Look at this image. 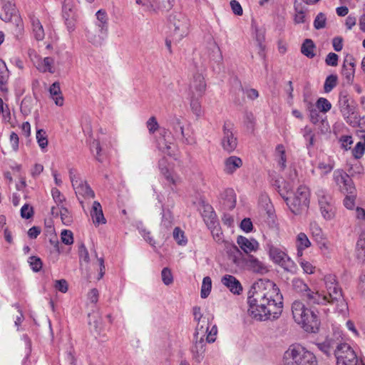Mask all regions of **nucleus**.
<instances>
[{
	"label": "nucleus",
	"instance_id": "f257e3e1",
	"mask_svg": "<svg viewBox=\"0 0 365 365\" xmlns=\"http://www.w3.org/2000/svg\"><path fill=\"white\" fill-rule=\"evenodd\" d=\"M248 297V314L255 320L277 319L282 312L283 297L279 289L270 281L254 284Z\"/></svg>",
	"mask_w": 365,
	"mask_h": 365
},
{
	"label": "nucleus",
	"instance_id": "f03ea898",
	"mask_svg": "<svg viewBox=\"0 0 365 365\" xmlns=\"http://www.w3.org/2000/svg\"><path fill=\"white\" fill-rule=\"evenodd\" d=\"M327 294L320 293L319 291L312 290L310 288L304 292V298L309 304L325 305L337 304L343 300L341 289L339 287L336 277L327 274L324 278Z\"/></svg>",
	"mask_w": 365,
	"mask_h": 365
},
{
	"label": "nucleus",
	"instance_id": "7ed1b4c3",
	"mask_svg": "<svg viewBox=\"0 0 365 365\" xmlns=\"http://www.w3.org/2000/svg\"><path fill=\"white\" fill-rule=\"evenodd\" d=\"M292 312L294 321L301 324L306 331H318L320 325L318 317L313 311L307 309L303 302L295 300L292 304Z\"/></svg>",
	"mask_w": 365,
	"mask_h": 365
},
{
	"label": "nucleus",
	"instance_id": "20e7f679",
	"mask_svg": "<svg viewBox=\"0 0 365 365\" xmlns=\"http://www.w3.org/2000/svg\"><path fill=\"white\" fill-rule=\"evenodd\" d=\"M283 365H318L315 355L299 344H292L284 352Z\"/></svg>",
	"mask_w": 365,
	"mask_h": 365
},
{
	"label": "nucleus",
	"instance_id": "39448f33",
	"mask_svg": "<svg viewBox=\"0 0 365 365\" xmlns=\"http://www.w3.org/2000/svg\"><path fill=\"white\" fill-rule=\"evenodd\" d=\"M279 193L284 200L294 215H299L309 208L310 193L309 188L305 185H300L297 188L292 200L284 195L279 186Z\"/></svg>",
	"mask_w": 365,
	"mask_h": 365
},
{
	"label": "nucleus",
	"instance_id": "423d86ee",
	"mask_svg": "<svg viewBox=\"0 0 365 365\" xmlns=\"http://www.w3.org/2000/svg\"><path fill=\"white\" fill-rule=\"evenodd\" d=\"M170 27L173 29L172 36L174 41L178 42L188 34V19L180 13L173 14L169 17Z\"/></svg>",
	"mask_w": 365,
	"mask_h": 365
},
{
	"label": "nucleus",
	"instance_id": "0eeeda50",
	"mask_svg": "<svg viewBox=\"0 0 365 365\" xmlns=\"http://www.w3.org/2000/svg\"><path fill=\"white\" fill-rule=\"evenodd\" d=\"M316 195L322 216L326 220H332L335 217L336 207L331 195L323 189L317 190Z\"/></svg>",
	"mask_w": 365,
	"mask_h": 365
},
{
	"label": "nucleus",
	"instance_id": "6e6552de",
	"mask_svg": "<svg viewBox=\"0 0 365 365\" xmlns=\"http://www.w3.org/2000/svg\"><path fill=\"white\" fill-rule=\"evenodd\" d=\"M75 173V170L72 168L70 169L69 176L76 195L81 204H83V201L81 200V197L83 199L94 198L95 193L88 182L80 179Z\"/></svg>",
	"mask_w": 365,
	"mask_h": 365
},
{
	"label": "nucleus",
	"instance_id": "1a4fd4ad",
	"mask_svg": "<svg viewBox=\"0 0 365 365\" xmlns=\"http://www.w3.org/2000/svg\"><path fill=\"white\" fill-rule=\"evenodd\" d=\"M336 365H356L358 359L355 351L346 343L337 345L334 351Z\"/></svg>",
	"mask_w": 365,
	"mask_h": 365
},
{
	"label": "nucleus",
	"instance_id": "9d476101",
	"mask_svg": "<svg viewBox=\"0 0 365 365\" xmlns=\"http://www.w3.org/2000/svg\"><path fill=\"white\" fill-rule=\"evenodd\" d=\"M221 145L227 153L233 152L237 146V139L233 133V124L229 121L225 122L222 128Z\"/></svg>",
	"mask_w": 365,
	"mask_h": 365
},
{
	"label": "nucleus",
	"instance_id": "9b49d317",
	"mask_svg": "<svg viewBox=\"0 0 365 365\" xmlns=\"http://www.w3.org/2000/svg\"><path fill=\"white\" fill-rule=\"evenodd\" d=\"M96 17L98 21V24H97L99 31L101 32V35L98 37L93 36L92 33L88 31L87 33V36L91 42L96 45H101L106 36L108 31V16L106 12L100 9L96 12Z\"/></svg>",
	"mask_w": 365,
	"mask_h": 365
},
{
	"label": "nucleus",
	"instance_id": "f8f14e48",
	"mask_svg": "<svg viewBox=\"0 0 365 365\" xmlns=\"http://www.w3.org/2000/svg\"><path fill=\"white\" fill-rule=\"evenodd\" d=\"M269 254L273 262L288 272H292L294 263L288 255L281 250L279 248L270 246L269 248Z\"/></svg>",
	"mask_w": 365,
	"mask_h": 365
},
{
	"label": "nucleus",
	"instance_id": "ddd939ff",
	"mask_svg": "<svg viewBox=\"0 0 365 365\" xmlns=\"http://www.w3.org/2000/svg\"><path fill=\"white\" fill-rule=\"evenodd\" d=\"M338 106L344 118L349 123L350 117L355 113V105L346 91L339 93Z\"/></svg>",
	"mask_w": 365,
	"mask_h": 365
},
{
	"label": "nucleus",
	"instance_id": "4468645a",
	"mask_svg": "<svg viewBox=\"0 0 365 365\" xmlns=\"http://www.w3.org/2000/svg\"><path fill=\"white\" fill-rule=\"evenodd\" d=\"M0 18L5 22L11 21L14 19L16 24L21 21L19 16L16 14L15 6L11 1H6L0 3Z\"/></svg>",
	"mask_w": 365,
	"mask_h": 365
},
{
	"label": "nucleus",
	"instance_id": "2eb2a0df",
	"mask_svg": "<svg viewBox=\"0 0 365 365\" xmlns=\"http://www.w3.org/2000/svg\"><path fill=\"white\" fill-rule=\"evenodd\" d=\"M206 83L204 76L201 73L194 74L190 83V92L192 96L202 97L206 90Z\"/></svg>",
	"mask_w": 365,
	"mask_h": 365
},
{
	"label": "nucleus",
	"instance_id": "dca6fc26",
	"mask_svg": "<svg viewBox=\"0 0 365 365\" xmlns=\"http://www.w3.org/2000/svg\"><path fill=\"white\" fill-rule=\"evenodd\" d=\"M341 73L346 83L351 84L353 83L355 73V61L352 56L344 59Z\"/></svg>",
	"mask_w": 365,
	"mask_h": 365
},
{
	"label": "nucleus",
	"instance_id": "f3484780",
	"mask_svg": "<svg viewBox=\"0 0 365 365\" xmlns=\"http://www.w3.org/2000/svg\"><path fill=\"white\" fill-rule=\"evenodd\" d=\"M244 261L247 269L253 272L262 274L268 272L267 266L252 255H248Z\"/></svg>",
	"mask_w": 365,
	"mask_h": 365
},
{
	"label": "nucleus",
	"instance_id": "a211bd4d",
	"mask_svg": "<svg viewBox=\"0 0 365 365\" xmlns=\"http://www.w3.org/2000/svg\"><path fill=\"white\" fill-rule=\"evenodd\" d=\"M222 284L234 294H240L242 292V286L240 282L233 275L225 274L221 279Z\"/></svg>",
	"mask_w": 365,
	"mask_h": 365
},
{
	"label": "nucleus",
	"instance_id": "6ab92c4d",
	"mask_svg": "<svg viewBox=\"0 0 365 365\" xmlns=\"http://www.w3.org/2000/svg\"><path fill=\"white\" fill-rule=\"evenodd\" d=\"M160 138L158 140V147L162 150L163 153L168 154V155H172L171 151V144L170 141V133L168 130L165 128H162L160 133Z\"/></svg>",
	"mask_w": 365,
	"mask_h": 365
},
{
	"label": "nucleus",
	"instance_id": "aec40b11",
	"mask_svg": "<svg viewBox=\"0 0 365 365\" xmlns=\"http://www.w3.org/2000/svg\"><path fill=\"white\" fill-rule=\"evenodd\" d=\"M201 215L207 226L213 225L217 220V215L211 205H202L200 208Z\"/></svg>",
	"mask_w": 365,
	"mask_h": 365
},
{
	"label": "nucleus",
	"instance_id": "412c9836",
	"mask_svg": "<svg viewBox=\"0 0 365 365\" xmlns=\"http://www.w3.org/2000/svg\"><path fill=\"white\" fill-rule=\"evenodd\" d=\"M195 339V342L192 347V353L194 359L197 362H200L204 356L206 342L204 340V335H202Z\"/></svg>",
	"mask_w": 365,
	"mask_h": 365
},
{
	"label": "nucleus",
	"instance_id": "4be33fe9",
	"mask_svg": "<svg viewBox=\"0 0 365 365\" xmlns=\"http://www.w3.org/2000/svg\"><path fill=\"white\" fill-rule=\"evenodd\" d=\"M224 165V172L230 175L242 165V160L240 158L232 155L225 160Z\"/></svg>",
	"mask_w": 365,
	"mask_h": 365
},
{
	"label": "nucleus",
	"instance_id": "5701e85b",
	"mask_svg": "<svg viewBox=\"0 0 365 365\" xmlns=\"http://www.w3.org/2000/svg\"><path fill=\"white\" fill-rule=\"evenodd\" d=\"M237 242L240 247L245 252L250 253L258 249L259 243L254 239L249 240L245 237L239 236Z\"/></svg>",
	"mask_w": 365,
	"mask_h": 365
},
{
	"label": "nucleus",
	"instance_id": "b1692460",
	"mask_svg": "<svg viewBox=\"0 0 365 365\" xmlns=\"http://www.w3.org/2000/svg\"><path fill=\"white\" fill-rule=\"evenodd\" d=\"M91 216L93 222L96 225L100 224H105L106 222V218L104 217L102 207L98 201H94L91 210Z\"/></svg>",
	"mask_w": 365,
	"mask_h": 365
},
{
	"label": "nucleus",
	"instance_id": "393cba45",
	"mask_svg": "<svg viewBox=\"0 0 365 365\" xmlns=\"http://www.w3.org/2000/svg\"><path fill=\"white\" fill-rule=\"evenodd\" d=\"M158 165L161 174L164 176V178L170 184L175 185L180 181V178L178 176H174L170 172V170L166 166V161L164 158L159 160Z\"/></svg>",
	"mask_w": 365,
	"mask_h": 365
},
{
	"label": "nucleus",
	"instance_id": "a878e982",
	"mask_svg": "<svg viewBox=\"0 0 365 365\" xmlns=\"http://www.w3.org/2000/svg\"><path fill=\"white\" fill-rule=\"evenodd\" d=\"M223 205L227 210H232L236 205V195L233 189L228 188L221 194Z\"/></svg>",
	"mask_w": 365,
	"mask_h": 365
},
{
	"label": "nucleus",
	"instance_id": "bb28decb",
	"mask_svg": "<svg viewBox=\"0 0 365 365\" xmlns=\"http://www.w3.org/2000/svg\"><path fill=\"white\" fill-rule=\"evenodd\" d=\"M30 20L35 38L37 41H42L45 37V32L41 23L40 22L39 19L34 15L30 16Z\"/></svg>",
	"mask_w": 365,
	"mask_h": 365
},
{
	"label": "nucleus",
	"instance_id": "cd10ccee",
	"mask_svg": "<svg viewBox=\"0 0 365 365\" xmlns=\"http://www.w3.org/2000/svg\"><path fill=\"white\" fill-rule=\"evenodd\" d=\"M265 40V31L264 29L256 28L255 29V41L258 48L259 56L264 58H265V45L264 44Z\"/></svg>",
	"mask_w": 365,
	"mask_h": 365
},
{
	"label": "nucleus",
	"instance_id": "c85d7f7f",
	"mask_svg": "<svg viewBox=\"0 0 365 365\" xmlns=\"http://www.w3.org/2000/svg\"><path fill=\"white\" fill-rule=\"evenodd\" d=\"M49 93L56 106H62L63 105V98L58 83L55 82L51 86Z\"/></svg>",
	"mask_w": 365,
	"mask_h": 365
},
{
	"label": "nucleus",
	"instance_id": "c756f323",
	"mask_svg": "<svg viewBox=\"0 0 365 365\" xmlns=\"http://www.w3.org/2000/svg\"><path fill=\"white\" fill-rule=\"evenodd\" d=\"M337 345L339 344L332 339H327L324 342L317 344L318 349L327 356H329L331 351H335Z\"/></svg>",
	"mask_w": 365,
	"mask_h": 365
},
{
	"label": "nucleus",
	"instance_id": "7c9ffc66",
	"mask_svg": "<svg viewBox=\"0 0 365 365\" xmlns=\"http://www.w3.org/2000/svg\"><path fill=\"white\" fill-rule=\"evenodd\" d=\"M148 5L153 11L156 10H169L172 7L170 0H148Z\"/></svg>",
	"mask_w": 365,
	"mask_h": 365
},
{
	"label": "nucleus",
	"instance_id": "2f4dec72",
	"mask_svg": "<svg viewBox=\"0 0 365 365\" xmlns=\"http://www.w3.org/2000/svg\"><path fill=\"white\" fill-rule=\"evenodd\" d=\"M170 125L172 126L175 135L179 133L184 143L187 144L190 143L188 138L185 137L184 128L179 118L175 116L170 121Z\"/></svg>",
	"mask_w": 365,
	"mask_h": 365
},
{
	"label": "nucleus",
	"instance_id": "473e14b6",
	"mask_svg": "<svg viewBox=\"0 0 365 365\" xmlns=\"http://www.w3.org/2000/svg\"><path fill=\"white\" fill-rule=\"evenodd\" d=\"M315 45L312 39L307 38L303 42L301 47V52L303 55L307 58H312L315 56L314 50Z\"/></svg>",
	"mask_w": 365,
	"mask_h": 365
},
{
	"label": "nucleus",
	"instance_id": "72a5a7b5",
	"mask_svg": "<svg viewBox=\"0 0 365 365\" xmlns=\"http://www.w3.org/2000/svg\"><path fill=\"white\" fill-rule=\"evenodd\" d=\"M53 64L54 59L53 58L46 57L38 63V69L42 72L53 73L55 72Z\"/></svg>",
	"mask_w": 365,
	"mask_h": 365
},
{
	"label": "nucleus",
	"instance_id": "f704fd0d",
	"mask_svg": "<svg viewBox=\"0 0 365 365\" xmlns=\"http://www.w3.org/2000/svg\"><path fill=\"white\" fill-rule=\"evenodd\" d=\"M209 322L207 319H204L202 320L197 321V324L195 329V338L197 339L199 336L204 335L207 333L209 330Z\"/></svg>",
	"mask_w": 365,
	"mask_h": 365
},
{
	"label": "nucleus",
	"instance_id": "c9c22d12",
	"mask_svg": "<svg viewBox=\"0 0 365 365\" xmlns=\"http://www.w3.org/2000/svg\"><path fill=\"white\" fill-rule=\"evenodd\" d=\"M292 284L293 289L298 293L301 294L303 297L304 296V292H307L309 288L308 285L299 278L293 279Z\"/></svg>",
	"mask_w": 365,
	"mask_h": 365
},
{
	"label": "nucleus",
	"instance_id": "e433bc0d",
	"mask_svg": "<svg viewBox=\"0 0 365 365\" xmlns=\"http://www.w3.org/2000/svg\"><path fill=\"white\" fill-rule=\"evenodd\" d=\"M207 227L209 230H210L212 237L216 242H223V233L221 230V227L218 221L213 224L212 226L209 225Z\"/></svg>",
	"mask_w": 365,
	"mask_h": 365
},
{
	"label": "nucleus",
	"instance_id": "4c0bfd02",
	"mask_svg": "<svg viewBox=\"0 0 365 365\" xmlns=\"http://www.w3.org/2000/svg\"><path fill=\"white\" fill-rule=\"evenodd\" d=\"M212 289V280L210 277H205L203 278L202 287H201V292H200V297L202 299H205L208 297L211 292Z\"/></svg>",
	"mask_w": 365,
	"mask_h": 365
},
{
	"label": "nucleus",
	"instance_id": "58836bf2",
	"mask_svg": "<svg viewBox=\"0 0 365 365\" xmlns=\"http://www.w3.org/2000/svg\"><path fill=\"white\" fill-rule=\"evenodd\" d=\"M311 246V242L307 237V235L304 232H300L297 236V247L301 249H307Z\"/></svg>",
	"mask_w": 365,
	"mask_h": 365
},
{
	"label": "nucleus",
	"instance_id": "ea45409f",
	"mask_svg": "<svg viewBox=\"0 0 365 365\" xmlns=\"http://www.w3.org/2000/svg\"><path fill=\"white\" fill-rule=\"evenodd\" d=\"M198 97L191 96L190 107L193 113L200 117L202 114V109L200 101L197 99Z\"/></svg>",
	"mask_w": 365,
	"mask_h": 365
},
{
	"label": "nucleus",
	"instance_id": "a19ab883",
	"mask_svg": "<svg viewBox=\"0 0 365 365\" xmlns=\"http://www.w3.org/2000/svg\"><path fill=\"white\" fill-rule=\"evenodd\" d=\"M340 188L344 193L349 195L354 194L356 190L354 182L349 176H348V180L345 179Z\"/></svg>",
	"mask_w": 365,
	"mask_h": 365
},
{
	"label": "nucleus",
	"instance_id": "79ce46f5",
	"mask_svg": "<svg viewBox=\"0 0 365 365\" xmlns=\"http://www.w3.org/2000/svg\"><path fill=\"white\" fill-rule=\"evenodd\" d=\"M337 83V76L336 75H329L327 77L324 85V90L326 93H329Z\"/></svg>",
	"mask_w": 365,
	"mask_h": 365
},
{
	"label": "nucleus",
	"instance_id": "37998d69",
	"mask_svg": "<svg viewBox=\"0 0 365 365\" xmlns=\"http://www.w3.org/2000/svg\"><path fill=\"white\" fill-rule=\"evenodd\" d=\"M60 215L62 222L65 225H70L73 221L72 216L67 208L61 205L60 207Z\"/></svg>",
	"mask_w": 365,
	"mask_h": 365
},
{
	"label": "nucleus",
	"instance_id": "c03bdc74",
	"mask_svg": "<svg viewBox=\"0 0 365 365\" xmlns=\"http://www.w3.org/2000/svg\"><path fill=\"white\" fill-rule=\"evenodd\" d=\"M317 108L322 113H327L331 108V103L324 98H319L316 103Z\"/></svg>",
	"mask_w": 365,
	"mask_h": 365
},
{
	"label": "nucleus",
	"instance_id": "a18cd8bd",
	"mask_svg": "<svg viewBox=\"0 0 365 365\" xmlns=\"http://www.w3.org/2000/svg\"><path fill=\"white\" fill-rule=\"evenodd\" d=\"M173 225V216L171 212L168 210L166 211L163 210L161 226L165 229H169Z\"/></svg>",
	"mask_w": 365,
	"mask_h": 365
},
{
	"label": "nucleus",
	"instance_id": "49530a36",
	"mask_svg": "<svg viewBox=\"0 0 365 365\" xmlns=\"http://www.w3.org/2000/svg\"><path fill=\"white\" fill-rule=\"evenodd\" d=\"M173 238L180 245H185L187 243V239L184 235V232L178 227L173 230Z\"/></svg>",
	"mask_w": 365,
	"mask_h": 365
},
{
	"label": "nucleus",
	"instance_id": "de8ad7c7",
	"mask_svg": "<svg viewBox=\"0 0 365 365\" xmlns=\"http://www.w3.org/2000/svg\"><path fill=\"white\" fill-rule=\"evenodd\" d=\"M36 140L41 148L43 149L48 145V139L45 130L39 129L36 132Z\"/></svg>",
	"mask_w": 365,
	"mask_h": 365
},
{
	"label": "nucleus",
	"instance_id": "09e8293b",
	"mask_svg": "<svg viewBox=\"0 0 365 365\" xmlns=\"http://www.w3.org/2000/svg\"><path fill=\"white\" fill-rule=\"evenodd\" d=\"M276 151L279 154V160L278 161L279 165L281 167L282 170H284L286 167V155H285V149L283 145L279 144L276 147Z\"/></svg>",
	"mask_w": 365,
	"mask_h": 365
},
{
	"label": "nucleus",
	"instance_id": "8fccbe9b",
	"mask_svg": "<svg viewBox=\"0 0 365 365\" xmlns=\"http://www.w3.org/2000/svg\"><path fill=\"white\" fill-rule=\"evenodd\" d=\"M162 281L165 285H170L173 282V277L171 270L165 267L161 272Z\"/></svg>",
	"mask_w": 365,
	"mask_h": 365
},
{
	"label": "nucleus",
	"instance_id": "3c124183",
	"mask_svg": "<svg viewBox=\"0 0 365 365\" xmlns=\"http://www.w3.org/2000/svg\"><path fill=\"white\" fill-rule=\"evenodd\" d=\"M334 180L341 187L345 179L348 180V175L343 170H336L334 172Z\"/></svg>",
	"mask_w": 365,
	"mask_h": 365
},
{
	"label": "nucleus",
	"instance_id": "603ef678",
	"mask_svg": "<svg viewBox=\"0 0 365 365\" xmlns=\"http://www.w3.org/2000/svg\"><path fill=\"white\" fill-rule=\"evenodd\" d=\"M29 262L30 266L34 272H38L42 268V261L41 259L36 256H32L29 257Z\"/></svg>",
	"mask_w": 365,
	"mask_h": 365
},
{
	"label": "nucleus",
	"instance_id": "864d4df0",
	"mask_svg": "<svg viewBox=\"0 0 365 365\" xmlns=\"http://www.w3.org/2000/svg\"><path fill=\"white\" fill-rule=\"evenodd\" d=\"M61 239L65 245H72L73 243V232L71 230H63L61 234Z\"/></svg>",
	"mask_w": 365,
	"mask_h": 365
},
{
	"label": "nucleus",
	"instance_id": "5fc2aeb1",
	"mask_svg": "<svg viewBox=\"0 0 365 365\" xmlns=\"http://www.w3.org/2000/svg\"><path fill=\"white\" fill-rule=\"evenodd\" d=\"M327 18L323 13H319L316 16L314 21V26L316 29H321L325 27L326 26Z\"/></svg>",
	"mask_w": 365,
	"mask_h": 365
},
{
	"label": "nucleus",
	"instance_id": "6e6d98bb",
	"mask_svg": "<svg viewBox=\"0 0 365 365\" xmlns=\"http://www.w3.org/2000/svg\"><path fill=\"white\" fill-rule=\"evenodd\" d=\"M62 9L63 16L75 14L73 11V2L72 0H64Z\"/></svg>",
	"mask_w": 365,
	"mask_h": 365
},
{
	"label": "nucleus",
	"instance_id": "4d7b16f0",
	"mask_svg": "<svg viewBox=\"0 0 365 365\" xmlns=\"http://www.w3.org/2000/svg\"><path fill=\"white\" fill-rule=\"evenodd\" d=\"M365 152V143L359 142L355 145L352 150V154L356 159H359L362 157Z\"/></svg>",
	"mask_w": 365,
	"mask_h": 365
},
{
	"label": "nucleus",
	"instance_id": "13d9d810",
	"mask_svg": "<svg viewBox=\"0 0 365 365\" xmlns=\"http://www.w3.org/2000/svg\"><path fill=\"white\" fill-rule=\"evenodd\" d=\"M78 255L80 261L83 260L87 264L89 262V253L83 243H81L78 247Z\"/></svg>",
	"mask_w": 365,
	"mask_h": 365
},
{
	"label": "nucleus",
	"instance_id": "bf43d9fd",
	"mask_svg": "<svg viewBox=\"0 0 365 365\" xmlns=\"http://www.w3.org/2000/svg\"><path fill=\"white\" fill-rule=\"evenodd\" d=\"M51 194L53 199L57 204L58 207L60 206L66 200L63 195L61 193L60 190L56 187L51 190Z\"/></svg>",
	"mask_w": 365,
	"mask_h": 365
},
{
	"label": "nucleus",
	"instance_id": "052dcab7",
	"mask_svg": "<svg viewBox=\"0 0 365 365\" xmlns=\"http://www.w3.org/2000/svg\"><path fill=\"white\" fill-rule=\"evenodd\" d=\"M146 125L150 133H154L159 128L158 123L154 116L148 120Z\"/></svg>",
	"mask_w": 365,
	"mask_h": 365
},
{
	"label": "nucleus",
	"instance_id": "680f3d73",
	"mask_svg": "<svg viewBox=\"0 0 365 365\" xmlns=\"http://www.w3.org/2000/svg\"><path fill=\"white\" fill-rule=\"evenodd\" d=\"M34 215L33 207L28 204H25L21 209V216L22 218L30 219Z\"/></svg>",
	"mask_w": 365,
	"mask_h": 365
},
{
	"label": "nucleus",
	"instance_id": "e2e57ef3",
	"mask_svg": "<svg viewBox=\"0 0 365 365\" xmlns=\"http://www.w3.org/2000/svg\"><path fill=\"white\" fill-rule=\"evenodd\" d=\"M310 230L312 233V235L317 238V240H319L322 238L323 232L320 227L316 223L313 222L310 224Z\"/></svg>",
	"mask_w": 365,
	"mask_h": 365
},
{
	"label": "nucleus",
	"instance_id": "0e129e2a",
	"mask_svg": "<svg viewBox=\"0 0 365 365\" xmlns=\"http://www.w3.org/2000/svg\"><path fill=\"white\" fill-rule=\"evenodd\" d=\"M63 18L65 19V23H66L68 30L69 31H73L75 29V23H76L75 14L64 16Z\"/></svg>",
	"mask_w": 365,
	"mask_h": 365
},
{
	"label": "nucleus",
	"instance_id": "69168bd1",
	"mask_svg": "<svg viewBox=\"0 0 365 365\" xmlns=\"http://www.w3.org/2000/svg\"><path fill=\"white\" fill-rule=\"evenodd\" d=\"M339 56L334 53H329L325 59L327 65L331 66H336L338 64Z\"/></svg>",
	"mask_w": 365,
	"mask_h": 365
},
{
	"label": "nucleus",
	"instance_id": "338daca9",
	"mask_svg": "<svg viewBox=\"0 0 365 365\" xmlns=\"http://www.w3.org/2000/svg\"><path fill=\"white\" fill-rule=\"evenodd\" d=\"M344 205L347 209L352 210L355 205V195L347 194L344 200Z\"/></svg>",
	"mask_w": 365,
	"mask_h": 365
},
{
	"label": "nucleus",
	"instance_id": "774afa93",
	"mask_svg": "<svg viewBox=\"0 0 365 365\" xmlns=\"http://www.w3.org/2000/svg\"><path fill=\"white\" fill-rule=\"evenodd\" d=\"M54 287L62 293H66L68 291V283L65 279L56 280Z\"/></svg>",
	"mask_w": 365,
	"mask_h": 365
}]
</instances>
